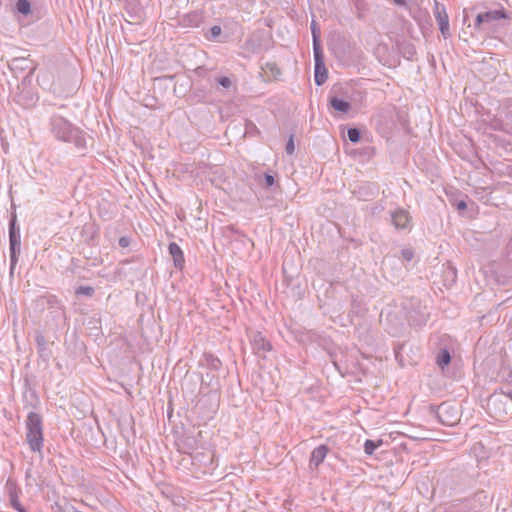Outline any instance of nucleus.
I'll list each match as a JSON object with an SVG mask.
<instances>
[{"label": "nucleus", "mask_w": 512, "mask_h": 512, "mask_svg": "<svg viewBox=\"0 0 512 512\" xmlns=\"http://www.w3.org/2000/svg\"><path fill=\"white\" fill-rule=\"evenodd\" d=\"M506 18H508V15L504 9L491 10L484 13H479L476 16L474 27L475 29H480L485 24H489L491 22Z\"/></svg>", "instance_id": "0eeeda50"}, {"label": "nucleus", "mask_w": 512, "mask_h": 512, "mask_svg": "<svg viewBox=\"0 0 512 512\" xmlns=\"http://www.w3.org/2000/svg\"><path fill=\"white\" fill-rule=\"evenodd\" d=\"M449 512H477L475 505L470 500L460 501L449 507Z\"/></svg>", "instance_id": "a211bd4d"}, {"label": "nucleus", "mask_w": 512, "mask_h": 512, "mask_svg": "<svg viewBox=\"0 0 512 512\" xmlns=\"http://www.w3.org/2000/svg\"><path fill=\"white\" fill-rule=\"evenodd\" d=\"M251 345L253 352L261 357H265L266 353L271 350L272 346L260 332H254L251 336Z\"/></svg>", "instance_id": "6e6552de"}, {"label": "nucleus", "mask_w": 512, "mask_h": 512, "mask_svg": "<svg viewBox=\"0 0 512 512\" xmlns=\"http://www.w3.org/2000/svg\"><path fill=\"white\" fill-rule=\"evenodd\" d=\"M168 250H169V254L171 255V257L173 259L174 266L177 269L181 270L185 264V259H184V254H183L182 249L180 248V246L177 243L171 242L169 244Z\"/></svg>", "instance_id": "ddd939ff"}, {"label": "nucleus", "mask_w": 512, "mask_h": 512, "mask_svg": "<svg viewBox=\"0 0 512 512\" xmlns=\"http://www.w3.org/2000/svg\"><path fill=\"white\" fill-rule=\"evenodd\" d=\"M455 206H456L457 210H459V211H464L467 208V204L464 200L457 201Z\"/></svg>", "instance_id": "f704fd0d"}, {"label": "nucleus", "mask_w": 512, "mask_h": 512, "mask_svg": "<svg viewBox=\"0 0 512 512\" xmlns=\"http://www.w3.org/2000/svg\"><path fill=\"white\" fill-rule=\"evenodd\" d=\"M347 137L352 143H358L361 139V132L356 127H350L347 130Z\"/></svg>", "instance_id": "5701e85b"}, {"label": "nucleus", "mask_w": 512, "mask_h": 512, "mask_svg": "<svg viewBox=\"0 0 512 512\" xmlns=\"http://www.w3.org/2000/svg\"><path fill=\"white\" fill-rule=\"evenodd\" d=\"M266 68L271 71L275 78H277L281 74V70L277 67L275 63H266Z\"/></svg>", "instance_id": "cd10ccee"}, {"label": "nucleus", "mask_w": 512, "mask_h": 512, "mask_svg": "<svg viewBox=\"0 0 512 512\" xmlns=\"http://www.w3.org/2000/svg\"><path fill=\"white\" fill-rule=\"evenodd\" d=\"M486 411L497 421H505L512 414V404L503 390H495L486 401Z\"/></svg>", "instance_id": "f03ea898"}, {"label": "nucleus", "mask_w": 512, "mask_h": 512, "mask_svg": "<svg viewBox=\"0 0 512 512\" xmlns=\"http://www.w3.org/2000/svg\"><path fill=\"white\" fill-rule=\"evenodd\" d=\"M205 38L212 42L226 43L229 35L227 33H223L221 26L214 25L207 33H205Z\"/></svg>", "instance_id": "4468645a"}, {"label": "nucleus", "mask_w": 512, "mask_h": 512, "mask_svg": "<svg viewBox=\"0 0 512 512\" xmlns=\"http://www.w3.org/2000/svg\"><path fill=\"white\" fill-rule=\"evenodd\" d=\"M395 4L399 6H404L406 4V0H393Z\"/></svg>", "instance_id": "4c0bfd02"}, {"label": "nucleus", "mask_w": 512, "mask_h": 512, "mask_svg": "<svg viewBox=\"0 0 512 512\" xmlns=\"http://www.w3.org/2000/svg\"><path fill=\"white\" fill-rule=\"evenodd\" d=\"M505 256L508 261L512 262V237L509 239L508 243L506 244Z\"/></svg>", "instance_id": "7c9ffc66"}, {"label": "nucleus", "mask_w": 512, "mask_h": 512, "mask_svg": "<svg viewBox=\"0 0 512 512\" xmlns=\"http://www.w3.org/2000/svg\"><path fill=\"white\" fill-rule=\"evenodd\" d=\"M329 106L333 110L341 113H348L351 110L350 102L339 98L338 96H331L329 98Z\"/></svg>", "instance_id": "2eb2a0df"}, {"label": "nucleus", "mask_w": 512, "mask_h": 512, "mask_svg": "<svg viewBox=\"0 0 512 512\" xmlns=\"http://www.w3.org/2000/svg\"><path fill=\"white\" fill-rule=\"evenodd\" d=\"M286 153L289 155H292L295 151V144H294V136L290 135L286 147H285Z\"/></svg>", "instance_id": "a878e982"}, {"label": "nucleus", "mask_w": 512, "mask_h": 512, "mask_svg": "<svg viewBox=\"0 0 512 512\" xmlns=\"http://www.w3.org/2000/svg\"><path fill=\"white\" fill-rule=\"evenodd\" d=\"M26 441L33 452H41L43 447L42 417L30 412L26 419Z\"/></svg>", "instance_id": "7ed1b4c3"}, {"label": "nucleus", "mask_w": 512, "mask_h": 512, "mask_svg": "<svg viewBox=\"0 0 512 512\" xmlns=\"http://www.w3.org/2000/svg\"><path fill=\"white\" fill-rule=\"evenodd\" d=\"M95 293V289L92 286H79L75 290L76 295H85L88 297H92Z\"/></svg>", "instance_id": "b1692460"}, {"label": "nucleus", "mask_w": 512, "mask_h": 512, "mask_svg": "<svg viewBox=\"0 0 512 512\" xmlns=\"http://www.w3.org/2000/svg\"><path fill=\"white\" fill-rule=\"evenodd\" d=\"M205 361L207 367L211 370H219L222 365L221 361L217 357H214L213 355H206Z\"/></svg>", "instance_id": "4be33fe9"}, {"label": "nucleus", "mask_w": 512, "mask_h": 512, "mask_svg": "<svg viewBox=\"0 0 512 512\" xmlns=\"http://www.w3.org/2000/svg\"><path fill=\"white\" fill-rule=\"evenodd\" d=\"M505 395L508 397L509 403L512 404V390L505 391Z\"/></svg>", "instance_id": "e433bc0d"}, {"label": "nucleus", "mask_w": 512, "mask_h": 512, "mask_svg": "<svg viewBox=\"0 0 512 512\" xmlns=\"http://www.w3.org/2000/svg\"><path fill=\"white\" fill-rule=\"evenodd\" d=\"M7 488H8V495H9V501L11 506L18 512H27V510L24 508V506L19 501V488L17 487L16 483L8 480L7 481Z\"/></svg>", "instance_id": "9d476101"}, {"label": "nucleus", "mask_w": 512, "mask_h": 512, "mask_svg": "<svg viewBox=\"0 0 512 512\" xmlns=\"http://www.w3.org/2000/svg\"><path fill=\"white\" fill-rule=\"evenodd\" d=\"M434 16L442 36L445 39L450 37L449 17L445 6L438 1L434 3Z\"/></svg>", "instance_id": "423d86ee"}, {"label": "nucleus", "mask_w": 512, "mask_h": 512, "mask_svg": "<svg viewBox=\"0 0 512 512\" xmlns=\"http://www.w3.org/2000/svg\"><path fill=\"white\" fill-rule=\"evenodd\" d=\"M430 409L436 415L438 421L446 426H453L457 423V410L448 403H442L437 408L431 406Z\"/></svg>", "instance_id": "39448f33"}, {"label": "nucleus", "mask_w": 512, "mask_h": 512, "mask_svg": "<svg viewBox=\"0 0 512 512\" xmlns=\"http://www.w3.org/2000/svg\"><path fill=\"white\" fill-rule=\"evenodd\" d=\"M328 452L329 447L325 444H321L318 447L314 448L309 460L310 468H318L320 464L324 461Z\"/></svg>", "instance_id": "9b49d317"}, {"label": "nucleus", "mask_w": 512, "mask_h": 512, "mask_svg": "<svg viewBox=\"0 0 512 512\" xmlns=\"http://www.w3.org/2000/svg\"><path fill=\"white\" fill-rule=\"evenodd\" d=\"M328 78V71L325 63L314 65V80L317 86L323 85Z\"/></svg>", "instance_id": "dca6fc26"}, {"label": "nucleus", "mask_w": 512, "mask_h": 512, "mask_svg": "<svg viewBox=\"0 0 512 512\" xmlns=\"http://www.w3.org/2000/svg\"><path fill=\"white\" fill-rule=\"evenodd\" d=\"M126 12H127V14H128L131 18H133V19H135V20H137V21H139V20H140V16L136 15L135 13H132L130 10L126 9Z\"/></svg>", "instance_id": "c9c22d12"}, {"label": "nucleus", "mask_w": 512, "mask_h": 512, "mask_svg": "<svg viewBox=\"0 0 512 512\" xmlns=\"http://www.w3.org/2000/svg\"><path fill=\"white\" fill-rule=\"evenodd\" d=\"M216 82L222 86L223 88H230L231 85H232V82H231V79L227 76H221V77H218L216 78Z\"/></svg>", "instance_id": "393cba45"}, {"label": "nucleus", "mask_w": 512, "mask_h": 512, "mask_svg": "<svg viewBox=\"0 0 512 512\" xmlns=\"http://www.w3.org/2000/svg\"><path fill=\"white\" fill-rule=\"evenodd\" d=\"M311 31H312V37H313V44H315V41H320V32L316 28L315 21H312V23H311Z\"/></svg>", "instance_id": "c756f323"}, {"label": "nucleus", "mask_w": 512, "mask_h": 512, "mask_svg": "<svg viewBox=\"0 0 512 512\" xmlns=\"http://www.w3.org/2000/svg\"><path fill=\"white\" fill-rule=\"evenodd\" d=\"M451 359L452 357L449 350L446 348H442L437 353L436 364L442 371H444L445 368L448 367V365L450 364Z\"/></svg>", "instance_id": "f3484780"}, {"label": "nucleus", "mask_w": 512, "mask_h": 512, "mask_svg": "<svg viewBox=\"0 0 512 512\" xmlns=\"http://www.w3.org/2000/svg\"><path fill=\"white\" fill-rule=\"evenodd\" d=\"M382 440L374 441V440H366L364 443V451L367 455H372L374 451L382 445Z\"/></svg>", "instance_id": "412c9836"}, {"label": "nucleus", "mask_w": 512, "mask_h": 512, "mask_svg": "<svg viewBox=\"0 0 512 512\" xmlns=\"http://www.w3.org/2000/svg\"><path fill=\"white\" fill-rule=\"evenodd\" d=\"M119 246L122 247V248H126L130 245V239L126 236H122L120 237L119 239Z\"/></svg>", "instance_id": "473e14b6"}, {"label": "nucleus", "mask_w": 512, "mask_h": 512, "mask_svg": "<svg viewBox=\"0 0 512 512\" xmlns=\"http://www.w3.org/2000/svg\"><path fill=\"white\" fill-rule=\"evenodd\" d=\"M24 61H26V60H25V59H23V58H22V59H14V60H13V62H14V63L24 62Z\"/></svg>", "instance_id": "58836bf2"}, {"label": "nucleus", "mask_w": 512, "mask_h": 512, "mask_svg": "<svg viewBox=\"0 0 512 512\" xmlns=\"http://www.w3.org/2000/svg\"><path fill=\"white\" fill-rule=\"evenodd\" d=\"M275 184V177L274 175L270 173L264 174V185L265 187L269 188L272 187Z\"/></svg>", "instance_id": "c85d7f7f"}, {"label": "nucleus", "mask_w": 512, "mask_h": 512, "mask_svg": "<svg viewBox=\"0 0 512 512\" xmlns=\"http://www.w3.org/2000/svg\"><path fill=\"white\" fill-rule=\"evenodd\" d=\"M15 9L21 15L27 16L31 13V3L29 0H17Z\"/></svg>", "instance_id": "6ab92c4d"}, {"label": "nucleus", "mask_w": 512, "mask_h": 512, "mask_svg": "<svg viewBox=\"0 0 512 512\" xmlns=\"http://www.w3.org/2000/svg\"><path fill=\"white\" fill-rule=\"evenodd\" d=\"M184 444H185L188 448L193 449V448H195V447H196V445H197V441H196V439H195L194 437H192V436H187V437L185 438V440H184Z\"/></svg>", "instance_id": "2f4dec72"}, {"label": "nucleus", "mask_w": 512, "mask_h": 512, "mask_svg": "<svg viewBox=\"0 0 512 512\" xmlns=\"http://www.w3.org/2000/svg\"><path fill=\"white\" fill-rule=\"evenodd\" d=\"M204 17L201 11H192L185 14L180 23L183 27L194 28L199 27L203 23Z\"/></svg>", "instance_id": "f8f14e48"}, {"label": "nucleus", "mask_w": 512, "mask_h": 512, "mask_svg": "<svg viewBox=\"0 0 512 512\" xmlns=\"http://www.w3.org/2000/svg\"><path fill=\"white\" fill-rule=\"evenodd\" d=\"M50 131L58 140L74 144L79 151L87 148V134L73 126L60 114L54 113L51 115Z\"/></svg>", "instance_id": "f257e3e1"}, {"label": "nucleus", "mask_w": 512, "mask_h": 512, "mask_svg": "<svg viewBox=\"0 0 512 512\" xmlns=\"http://www.w3.org/2000/svg\"><path fill=\"white\" fill-rule=\"evenodd\" d=\"M9 245H10V272L13 270L18 262V257L21 251V235L20 227L17 225V216L15 213L11 215L9 221Z\"/></svg>", "instance_id": "20e7f679"}, {"label": "nucleus", "mask_w": 512, "mask_h": 512, "mask_svg": "<svg viewBox=\"0 0 512 512\" xmlns=\"http://www.w3.org/2000/svg\"><path fill=\"white\" fill-rule=\"evenodd\" d=\"M392 223L396 229H406L411 222L409 212L403 208H398L391 214Z\"/></svg>", "instance_id": "1a4fd4ad"}, {"label": "nucleus", "mask_w": 512, "mask_h": 512, "mask_svg": "<svg viewBox=\"0 0 512 512\" xmlns=\"http://www.w3.org/2000/svg\"><path fill=\"white\" fill-rule=\"evenodd\" d=\"M401 256L405 261L409 262L414 257V251L411 248L402 249Z\"/></svg>", "instance_id": "bb28decb"}, {"label": "nucleus", "mask_w": 512, "mask_h": 512, "mask_svg": "<svg viewBox=\"0 0 512 512\" xmlns=\"http://www.w3.org/2000/svg\"><path fill=\"white\" fill-rule=\"evenodd\" d=\"M36 343L39 347H43L46 344L45 337L42 334L36 335Z\"/></svg>", "instance_id": "72a5a7b5"}, {"label": "nucleus", "mask_w": 512, "mask_h": 512, "mask_svg": "<svg viewBox=\"0 0 512 512\" xmlns=\"http://www.w3.org/2000/svg\"><path fill=\"white\" fill-rule=\"evenodd\" d=\"M313 53H314L315 64L325 63L324 53H323L320 41H315V44H313Z\"/></svg>", "instance_id": "aec40b11"}]
</instances>
